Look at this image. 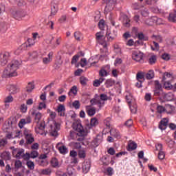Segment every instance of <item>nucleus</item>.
Returning a JSON list of instances; mask_svg holds the SVG:
<instances>
[{
  "instance_id": "7c9ffc66",
  "label": "nucleus",
  "mask_w": 176,
  "mask_h": 176,
  "mask_svg": "<svg viewBox=\"0 0 176 176\" xmlns=\"http://www.w3.org/2000/svg\"><path fill=\"white\" fill-rule=\"evenodd\" d=\"M138 38L140 41H149V37L148 36H145L142 32L138 34Z\"/></svg>"
},
{
  "instance_id": "09e8293b",
  "label": "nucleus",
  "mask_w": 176,
  "mask_h": 176,
  "mask_svg": "<svg viewBox=\"0 0 176 176\" xmlns=\"http://www.w3.org/2000/svg\"><path fill=\"white\" fill-rule=\"evenodd\" d=\"M162 58L165 61H168L171 58V56L169 54L164 53L162 55Z\"/></svg>"
},
{
  "instance_id": "6e6d98bb",
  "label": "nucleus",
  "mask_w": 176,
  "mask_h": 176,
  "mask_svg": "<svg viewBox=\"0 0 176 176\" xmlns=\"http://www.w3.org/2000/svg\"><path fill=\"white\" fill-rule=\"evenodd\" d=\"M82 36V34L80 32H74V38L76 41H80V37Z\"/></svg>"
},
{
  "instance_id": "49530a36",
  "label": "nucleus",
  "mask_w": 176,
  "mask_h": 176,
  "mask_svg": "<svg viewBox=\"0 0 176 176\" xmlns=\"http://www.w3.org/2000/svg\"><path fill=\"white\" fill-rule=\"evenodd\" d=\"M98 27L101 31H104V28H105V21L104 19H101L98 23Z\"/></svg>"
},
{
  "instance_id": "c756f323",
  "label": "nucleus",
  "mask_w": 176,
  "mask_h": 176,
  "mask_svg": "<svg viewBox=\"0 0 176 176\" xmlns=\"http://www.w3.org/2000/svg\"><path fill=\"white\" fill-rule=\"evenodd\" d=\"M32 115H35L34 120L36 123H39V120L42 118V113L38 112L35 113V111L32 112Z\"/></svg>"
},
{
  "instance_id": "393cba45",
  "label": "nucleus",
  "mask_w": 176,
  "mask_h": 176,
  "mask_svg": "<svg viewBox=\"0 0 176 176\" xmlns=\"http://www.w3.org/2000/svg\"><path fill=\"white\" fill-rule=\"evenodd\" d=\"M102 141V137L101 135H98L96 138L94 140L93 142L95 146H98L100 144H101Z\"/></svg>"
},
{
  "instance_id": "a18cd8bd",
  "label": "nucleus",
  "mask_w": 176,
  "mask_h": 176,
  "mask_svg": "<svg viewBox=\"0 0 176 176\" xmlns=\"http://www.w3.org/2000/svg\"><path fill=\"white\" fill-rule=\"evenodd\" d=\"M78 155L80 159H85L86 157V151L85 150H79Z\"/></svg>"
},
{
  "instance_id": "f03ea898",
  "label": "nucleus",
  "mask_w": 176,
  "mask_h": 176,
  "mask_svg": "<svg viewBox=\"0 0 176 176\" xmlns=\"http://www.w3.org/2000/svg\"><path fill=\"white\" fill-rule=\"evenodd\" d=\"M153 96L160 100H167L168 97H170L171 94H166L163 91V88L162 84L157 80L154 81V89H153Z\"/></svg>"
},
{
  "instance_id": "4d7b16f0",
  "label": "nucleus",
  "mask_w": 176,
  "mask_h": 176,
  "mask_svg": "<svg viewBox=\"0 0 176 176\" xmlns=\"http://www.w3.org/2000/svg\"><path fill=\"white\" fill-rule=\"evenodd\" d=\"M164 157H166V154L164 153V151H159L158 159H160V160H163Z\"/></svg>"
},
{
  "instance_id": "f3484780",
  "label": "nucleus",
  "mask_w": 176,
  "mask_h": 176,
  "mask_svg": "<svg viewBox=\"0 0 176 176\" xmlns=\"http://www.w3.org/2000/svg\"><path fill=\"white\" fill-rule=\"evenodd\" d=\"M90 162H84L82 164V173H84V174H87V173H89V170H90Z\"/></svg>"
},
{
  "instance_id": "c9c22d12",
  "label": "nucleus",
  "mask_w": 176,
  "mask_h": 176,
  "mask_svg": "<svg viewBox=\"0 0 176 176\" xmlns=\"http://www.w3.org/2000/svg\"><path fill=\"white\" fill-rule=\"evenodd\" d=\"M104 124L107 126V131L111 130V118H107L104 120Z\"/></svg>"
},
{
  "instance_id": "0e129e2a",
  "label": "nucleus",
  "mask_w": 176,
  "mask_h": 176,
  "mask_svg": "<svg viewBox=\"0 0 176 176\" xmlns=\"http://www.w3.org/2000/svg\"><path fill=\"white\" fill-rule=\"evenodd\" d=\"M80 65L81 67H86V65H87V60H86V58H83L80 59Z\"/></svg>"
},
{
  "instance_id": "aec40b11",
  "label": "nucleus",
  "mask_w": 176,
  "mask_h": 176,
  "mask_svg": "<svg viewBox=\"0 0 176 176\" xmlns=\"http://www.w3.org/2000/svg\"><path fill=\"white\" fill-rule=\"evenodd\" d=\"M115 83H116L115 80L112 78H109L106 80L104 85L107 89H109V87H112V86H113Z\"/></svg>"
},
{
  "instance_id": "e2e57ef3",
  "label": "nucleus",
  "mask_w": 176,
  "mask_h": 176,
  "mask_svg": "<svg viewBox=\"0 0 176 176\" xmlns=\"http://www.w3.org/2000/svg\"><path fill=\"white\" fill-rule=\"evenodd\" d=\"M12 101H13V96L10 95L6 98L4 102H6V104L8 102H12Z\"/></svg>"
},
{
  "instance_id": "5701e85b",
  "label": "nucleus",
  "mask_w": 176,
  "mask_h": 176,
  "mask_svg": "<svg viewBox=\"0 0 176 176\" xmlns=\"http://www.w3.org/2000/svg\"><path fill=\"white\" fill-rule=\"evenodd\" d=\"M8 89L10 94H16L17 93V87L14 85H10L8 86Z\"/></svg>"
},
{
  "instance_id": "bb28decb",
  "label": "nucleus",
  "mask_w": 176,
  "mask_h": 176,
  "mask_svg": "<svg viewBox=\"0 0 176 176\" xmlns=\"http://www.w3.org/2000/svg\"><path fill=\"white\" fill-rule=\"evenodd\" d=\"M96 107L87 108V113L88 116H94L96 115Z\"/></svg>"
},
{
  "instance_id": "cd10ccee",
  "label": "nucleus",
  "mask_w": 176,
  "mask_h": 176,
  "mask_svg": "<svg viewBox=\"0 0 176 176\" xmlns=\"http://www.w3.org/2000/svg\"><path fill=\"white\" fill-rule=\"evenodd\" d=\"M35 89V85L34 82H28V86L26 87V91L27 93H32V90Z\"/></svg>"
},
{
  "instance_id": "5fc2aeb1",
  "label": "nucleus",
  "mask_w": 176,
  "mask_h": 176,
  "mask_svg": "<svg viewBox=\"0 0 176 176\" xmlns=\"http://www.w3.org/2000/svg\"><path fill=\"white\" fill-rule=\"evenodd\" d=\"M72 105L75 108V109H79V108H80V103L79 102V100H75L72 103Z\"/></svg>"
},
{
  "instance_id": "338daca9",
  "label": "nucleus",
  "mask_w": 176,
  "mask_h": 176,
  "mask_svg": "<svg viewBox=\"0 0 176 176\" xmlns=\"http://www.w3.org/2000/svg\"><path fill=\"white\" fill-rule=\"evenodd\" d=\"M125 126H126V127H131V126H133V120L132 119H129L125 123H124Z\"/></svg>"
},
{
  "instance_id": "79ce46f5",
  "label": "nucleus",
  "mask_w": 176,
  "mask_h": 176,
  "mask_svg": "<svg viewBox=\"0 0 176 176\" xmlns=\"http://www.w3.org/2000/svg\"><path fill=\"white\" fill-rule=\"evenodd\" d=\"M157 112L158 113H163V112H167V109H166V107H164L162 105H157Z\"/></svg>"
},
{
  "instance_id": "4c0bfd02",
  "label": "nucleus",
  "mask_w": 176,
  "mask_h": 176,
  "mask_svg": "<svg viewBox=\"0 0 176 176\" xmlns=\"http://www.w3.org/2000/svg\"><path fill=\"white\" fill-rule=\"evenodd\" d=\"M26 166L29 170H34L35 168V164L30 160L27 161Z\"/></svg>"
},
{
  "instance_id": "20e7f679",
  "label": "nucleus",
  "mask_w": 176,
  "mask_h": 176,
  "mask_svg": "<svg viewBox=\"0 0 176 176\" xmlns=\"http://www.w3.org/2000/svg\"><path fill=\"white\" fill-rule=\"evenodd\" d=\"M39 156L38 151L33 150L30 153H26L23 155V157L25 160H30V159H36Z\"/></svg>"
},
{
  "instance_id": "2f4dec72",
  "label": "nucleus",
  "mask_w": 176,
  "mask_h": 176,
  "mask_svg": "<svg viewBox=\"0 0 176 176\" xmlns=\"http://www.w3.org/2000/svg\"><path fill=\"white\" fill-rule=\"evenodd\" d=\"M155 78V72L153 70H149L148 72L146 74V78L148 80L150 79H153Z\"/></svg>"
},
{
  "instance_id": "6ab92c4d",
  "label": "nucleus",
  "mask_w": 176,
  "mask_h": 176,
  "mask_svg": "<svg viewBox=\"0 0 176 176\" xmlns=\"http://www.w3.org/2000/svg\"><path fill=\"white\" fill-rule=\"evenodd\" d=\"M122 23L124 24V27H130V19L126 14L122 16Z\"/></svg>"
},
{
  "instance_id": "b1692460",
  "label": "nucleus",
  "mask_w": 176,
  "mask_h": 176,
  "mask_svg": "<svg viewBox=\"0 0 176 176\" xmlns=\"http://www.w3.org/2000/svg\"><path fill=\"white\" fill-rule=\"evenodd\" d=\"M166 109H168V111L166 110V113H168V115H171V113H173V112H174V111H175V107L171 104H166L165 105Z\"/></svg>"
},
{
  "instance_id": "6e6552de",
  "label": "nucleus",
  "mask_w": 176,
  "mask_h": 176,
  "mask_svg": "<svg viewBox=\"0 0 176 176\" xmlns=\"http://www.w3.org/2000/svg\"><path fill=\"white\" fill-rule=\"evenodd\" d=\"M12 155H16L15 157H16V159H20V157L22 156L23 157V155H24V149L16 148L13 150Z\"/></svg>"
},
{
  "instance_id": "603ef678",
  "label": "nucleus",
  "mask_w": 176,
  "mask_h": 176,
  "mask_svg": "<svg viewBox=\"0 0 176 176\" xmlns=\"http://www.w3.org/2000/svg\"><path fill=\"white\" fill-rule=\"evenodd\" d=\"M27 124V122H25V119L22 118L20 120L18 126L19 127H20L21 129H23V127H24V125Z\"/></svg>"
},
{
  "instance_id": "bf43d9fd",
  "label": "nucleus",
  "mask_w": 176,
  "mask_h": 176,
  "mask_svg": "<svg viewBox=\"0 0 176 176\" xmlns=\"http://www.w3.org/2000/svg\"><path fill=\"white\" fill-rule=\"evenodd\" d=\"M50 127H51V135L52 136V137H56V136H57V130H56V128H54V129H53V125H51L50 126Z\"/></svg>"
},
{
  "instance_id": "2eb2a0df",
  "label": "nucleus",
  "mask_w": 176,
  "mask_h": 176,
  "mask_svg": "<svg viewBox=\"0 0 176 176\" xmlns=\"http://www.w3.org/2000/svg\"><path fill=\"white\" fill-rule=\"evenodd\" d=\"M107 133H110V135L115 138H120V133L116 129H109Z\"/></svg>"
},
{
  "instance_id": "c85d7f7f",
  "label": "nucleus",
  "mask_w": 176,
  "mask_h": 176,
  "mask_svg": "<svg viewBox=\"0 0 176 176\" xmlns=\"http://www.w3.org/2000/svg\"><path fill=\"white\" fill-rule=\"evenodd\" d=\"M25 139L26 140V144L28 145H31L34 141H35V139L34 138V135L32 134H30L28 135V137L25 136Z\"/></svg>"
},
{
  "instance_id": "423d86ee",
  "label": "nucleus",
  "mask_w": 176,
  "mask_h": 176,
  "mask_svg": "<svg viewBox=\"0 0 176 176\" xmlns=\"http://www.w3.org/2000/svg\"><path fill=\"white\" fill-rule=\"evenodd\" d=\"M10 58V53L6 52L3 54L1 55V65L4 67L6 64H8V61Z\"/></svg>"
},
{
  "instance_id": "a19ab883",
  "label": "nucleus",
  "mask_w": 176,
  "mask_h": 176,
  "mask_svg": "<svg viewBox=\"0 0 176 176\" xmlns=\"http://www.w3.org/2000/svg\"><path fill=\"white\" fill-rule=\"evenodd\" d=\"M51 8L58 10V0H54L51 3Z\"/></svg>"
},
{
  "instance_id": "8fccbe9b",
  "label": "nucleus",
  "mask_w": 176,
  "mask_h": 176,
  "mask_svg": "<svg viewBox=\"0 0 176 176\" xmlns=\"http://www.w3.org/2000/svg\"><path fill=\"white\" fill-rule=\"evenodd\" d=\"M99 76H108V72L107 70H105V69H101L99 71Z\"/></svg>"
},
{
  "instance_id": "ea45409f",
  "label": "nucleus",
  "mask_w": 176,
  "mask_h": 176,
  "mask_svg": "<svg viewBox=\"0 0 176 176\" xmlns=\"http://www.w3.org/2000/svg\"><path fill=\"white\" fill-rule=\"evenodd\" d=\"M51 164L52 167L55 168L57 167H60V166L58 165V160H57V158H52L51 160Z\"/></svg>"
},
{
  "instance_id": "473e14b6",
  "label": "nucleus",
  "mask_w": 176,
  "mask_h": 176,
  "mask_svg": "<svg viewBox=\"0 0 176 176\" xmlns=\"http://www.w3.org/2000/svg\"><path fill=\"white\" fill-rule=\"evenodd\" d=\"M168 20L171 21V23H176V10L169 14Z\"/></svg>"
},
{
  "instance_id": "f8f14e48",
  "label": "nucleus",
  "mask_w": 176,
  "mask_h": 176,
  "mask_svg": "<svg viewBox=\"0 0 176 176\" xmlns=\"http://www.w3.org/2000/svg\"><path fill=\"white\" fill-rule=\"evenodd\" d=\"M132 58L135 60V61L140 62L144 58V54L142 52H134L132 54Z\"/></svg>"
},
{
  "instance_id": "13d9d810",
  "label": "nucleus",
  "mask_w": 176,
  "mask_h": 176,
  "mask_svg": "<svg viewBox=\"0 0 176 176\" xmlns=\"http://www.w3.org/2000/svg\"><path fill=\"white\" fill-rule=\"evenodd\" d=\"M31 134H32V133H31V131H30V130H29V129H27V128H24L23 135H24L25 137H28V136L30 135Z\"/></svg>"
},
{
  "instance_id": "58836bf2",
  "label": "nucleus",
  "mask_w": 176,
  "mask_h": 176,
  "mask_svg": "<svg viewBox=\"0 0 176 176\" xmlns=\"http://www.w3.org/2000/svg\"><path fill=\"white\" fill-rule=\"evenodd\" d=\"M58 151L60 153H62V155H65V153H68V148H67V146H61L58 148Z\"/></svg>"
},
{
  "instance_id": "69168bd1",
  "label": "nucleus",
  "mask_w": 176,
  "mask_h": 176,
  "mask_svg": "<svg viewBox=\"0 0 176 176\" xmlns=\"http://www.w3.org/2000/svg\"><path fill=\"white\" fill-rule=\"evenodd\" d=\"M156 151H158L159 152H162L163 151V144H157L155 145Z\"/></svg>"
},
{
  "instance_id": "c03bdc74",
  "label": "nucleus",
  "mask_w": 176,
  "mask_h": 176,
  "mask_svg": "<svg viewBox=\"0 0 176 176\" xmlns=\"http://www.w3.org/2000/svg\"><path fill=\"white\" fill-rule=\"evenodd\" d=\"M71 93H72L74 96H76V94H78V87L75 85L73 86L68 93L69 96H71Z\"/></svg>"
},
{
  "instance_id": "9b49d317",
  "label": "nucleus",
  "mask_w": 176,
  "mask_h": 176,
  "mask_svg": "<svg viewBox=\"0 0 176 176\" xmlns=\"http://www.w3.org/2000/svg\"><path fill=\"white\" fill-rule=\"evenodd\" d=\"M168 124V119L163 118L159 124V129L160 130H166L167 129V126Z\"/></svg>"
},
{
  "instance_id": "9d476101",
  "label": "nucleus",
  "mask_w": 176,
  "mask_h": 176,
  "mask_svg": "<svg viewBox=\"0 0 176 176\" xmlns=\"http://www.w3.org/2000/svg\"><path fill=\"white\" fill-rule=\"evenodd\" d=\"M138 146V144L135 143L134 141H129L128 146H126V150L129 152H131L133 151H135Z\"/></svg>"
},
{
  "instance_id": "37998d69",
  "label": "nucleus",
  "mask_w": 176,
  "mask_h": 176,
  "mask_svg": "<svg viewBox=\"0 0 176 176\" xmlns=\"http://www.w3.org/2000/svg\"><path fill=\"white\" fill-rule=\"evenodd\" d=\"M96 41H101V39L104 38L105 39V37H104V32H98L96 34Z\"/></svg>"
},
{
  "instance_id": "a878e982",
  "label": "nucleus",
  "mask_w": 176,
  "mask_h": 176,
  "mask_svg": "<svg viewBox=\"0 0 176 176\" xmlns=\"http://www.w3.org/2000/svg\"><path fill=\"white\" fill-rule=\"evenodd\" d=\"M136 79L138 81L142 80L143 82H145V75L144 74V72H138L136 74Z\"/></svg>"
},
{
  "instance_id": "dca6fc26",
  "label": "nucleus",
  "mask_w": 176,
  "mask_h": 176,
  "mask_svg": "<svg viewBox=\"0 0 176 176\" xmlns=\"http://www.w3.org/2000/svg\"><path fill=\"white\" fill-rule=\"evenodd\" d=\"M164 82V87L166 90H173L174 85H171V82L170 79L167 80H163Z\"/></svg>"
},
{
  "instance_id": "4468645a",
  "label": "nucleus",
  "mask_w": 176,
  "mask_h": 176,
  "mask_svg": "<svg viewBox=\"0 0 176 176\" xmlns=\"http://www.w3.org/2000/svg\"><path fill=\"white\" fill-rule=\"evenodd\" d=\"M56 111L59 113L60 116H65V106L64 104H59Z\"/></svg>"
},
{
  "instance_id": "ddd939ff",
  "label": "nucleus",
  "mask_w": 176,
  "mask_h": 176,
  "mask_svg": "<svg viewBox=\"0 0 176 176\" xmlns=\"http://www.w3.org/2000/svg\"><path fill=\"white\" fill-rule=\"evenodd\" d=\"M96 126H98V119H97V118H91L90 124H87L88 129H91V127H96Z\"/></svg>"
},
{
  "instance_id": "39448f33",
  "label": "nucleus",
  "mask_w": 176,
  "mask_h": 176,
  "mask_svg": "<svg viewBox=\"0 0 176 176\" xmlns=\"http://www.w3.org/2000/svg\"><path fill=\"white\" fill-rule=\"evenodd\" d=\"M103 1L104 3H106L104 10L111 11L113 10V6L116 5V2H118V0H103Z\"/></svg>"
},
{
  "instance_id": "1a4fd4ad",
  "label": "nucleus",
  "mask_w": 176,
  "mask_h": 176,
  "mask_svg": "<svg viewBox=\"0 0 176 176\" xmlns=\"http://www.w3.org/2000/svg\"><path fill=\"white\" fill-rule=\"evenodd\" d=\"M14 19L16 20H19V19H21V17H25V15L27 14L24 10H17L12 13Z\"/></svg>"
},
{
  "instance_id": "0eeeda50",
  "label": "nucleus",
  "mask_w": 176,
  "mask_h": 176,
  "mask_svg": "<svg viewBox=\"0 0 176 176\" xmlns=\"http://www.w3.org/2000/svg\"><path fill=\"white\" fill-rule=\"evenodd\" d=\"M106 36L109 42H112V41H113L116 36H118V34L115 30H113V32H111L110 30H107Z\"/></svg>"
},
{
  "instance_id": "de8ad7c7",
  "label": "nucleus",
  "mask_w": 176,
  "mask_h": 176,
  "mask_svg": "<svg viewBox=\"0 0 176 176\" xmlns=\"http://www.w3.org/2000/svg\"><path fill=\"white\" fill-rule=\"evenodd\" d=\"M80 56L78 54H76L73 56L72 58L71 64H76L78 63V60H79Z\"/></svg>"
},
{
  "instance_id": "864d4df0",
  "label": "nucleus",
  "mask_w": 176,
  "mask_h": 176,
  "mask_svg": "<svg viewBox=\"0 0 176 176\" xmlns=\"http://www.w3.org/2000/svg\"><path fill=\"white\" fill-rule=\"evenodd\" d=\"M141 14L142 17H148L149 16V11L148 9H144L141 11Z\"/></svg>"
},
{
  "instance_id": "a211bd4d",
  "label": "nucleus",
  "mask_w": 176,
  "mask_h": 176,
  "mask_svg": "<svg viewBox=\"0 0 176 176\" xmlns=\"http://www.w3.org/2000/svg\"><path fill=\"white\" fill-rule=\"evenodd\" d=\"M157 61V56L153 54L149 56L148 63L150 65H153L154 64H156Z\"/></svg>"
},
{
  "instance_id": "e433bc0d",
  "label": "nucleus",
  "mask_w": 176,
  "mask_h": 176,
  "mask_svg": "<svg viewBox=\"0 0 176 176\" xmlns=\"http://www.w3.org/2000/svg\"><path fill=\"white\" fill-rule=\"evenodd\" d=\"M171 80L173 79V74L168 73V72H165L164 73L162 80Z\"/></svg>"
},
{
  "instance_id": "3c124183",
  "label": "nucleus",
  "mask_w": 176,
  "mask_h": 176,
  "mask_svg": "<svg viewBox=\"0 0 176 176\" xmlns=\"http://www.w3.org/2000/svg\"><path fill=\"white\" fill-rule=\"evenodd\" d=\"M41 174H43V175H50V174H52V170H50V168L43 169L41 171Z\"/></svg>"
},
{
  "instance_id": "72a5a7b5",
  "label": "nucleus",
  "mask_w": 176,
  "mask_h": 176,
  "mask_svg": "<svg viewBox=\"0 0 176 176\" xmlns=\"http://www.w3.org/2000/svg\"><path fill=\"white\" fill-rule=\"evenodd\" d=\"M56 176H72L73 173L72 172H68L67 173H65L61 170H57Z\"/></svg>"
},
{
  "instance_id": "680f3d73",
  "label": "nucleus",
  "mask_w": 176,
  "mask_h": 176,
  "mask_svg": "<svg viewBox=\"0 0 176 176\" xmlns=\"http://www.w3.org/2000/svg\"><path fill=\"white\" fill-rule=\"evenodd\" d=\"M100 98L101 101H107L108 100V96L105 94H102L100 95Z\"/></svg>"
},
{
  "instance_id": "4be33fe9",
  "label": "nucleus",
  "mask_w": 176,
  "mask_h": 176,
  "mask_svg": "<svg viewBox=\"0 0 176 176\" xmlns=\"http://www.w3.org/2000/svg\"><path fill=\"white\" fill-rule=\"evenodd\" d=\"M1 159H3V160H10V152L9 151H5L1 153Z\"/></svg>"
},
{
  "instance_id": "052dcab7",
  "label": "nucleus",
  "mask_w": 176,
  "mask_h": 176,
  "mask_svg": "<svg viewBox=\"0 0 176 176\" xmlns=\"http://www.w3.org/2000/svg\"><path fill=\"white\" fill-rule=\"evenodd\" d=\"M15 167L16 168H21L23 167V162L20 160H17L15 162Z\"/></svg>"
},
{
  "instance_id": "7ed1b4c3",
  "label": "nucleus",
  "mask_w": 176,
  "mask_h": 176,
  "mask_svg": "<svg viewBox=\"0 0 176 176\" xmlns=\"http://www.w3.org/2000/svg\"><path fill=\"white\" fill-rule=\"evenodd\" d=\"M34 45H35V41H34L32 38H28L27 42L23 43L21 47H20L15 51V54H20L21 53V51L23 50V47H31V46H34Z\"/></svg>"
},
{
  "instance_id": "f257e3e1",
  "label": "nucleus",
  "mask_w": 176,
  "mask_h": 176,
  "mask_svg": "<svg viewBox=\"0 0 176 176\" xmlns=\"http://www.w3.org/2000/svg\"><path fill=\"white\" fill-rule=\"evenodd\" d=\"M20 65H21V61L17 59L12 60L3 71V78H13V76H17L16 71L20 68Z\"/></svg>"
},
{
  "instance_id": "412c9836",
  "label": "nucleus",
  "mask_w": 176,
  "mask_h": 176,
  "mask_svg": "<svg viewBox=\"0 0 176 176\" xmlns=\"http://www.w3.org/2000/svg\"><path fill=\"white\" fill-rule=\"evenodd\" d=\"M73 129L78 133H80V134H82V133L85 131V129H83V126H82V124L79 123L74 126Z\"/></svg>"
},
{
  "instance_id": "f704fd0d",
  "label": "nucleus",
  "mask_w": 176,
  "mask_h": 176,
  "mask_svg": "<svg viewBox=\"0 0 176 176\" xmlns=\"http://www.w3.org/2000/svg\"><path fill=\"white\" fill-rule=\"evenodd\" d=\"M89 82V79L85 76L80 77V83L82 86H87V82Z\"/></svg>"
},
{
  "instance_id": "774afa93",
  "label": "nucleus",
  "mask_w": 176,
  "mask_h": 176,
  "mask_svg": "<svg viewBox=\"0 0 176 176\" xmlns=\"http://www.w3.org/2000/svg\"><path fill=\"white\" fill-rule=\"evenodd\" d=\"M131 113H137V105L135 104L133 106H129Z\"/></svg>"
}]
</instances>
